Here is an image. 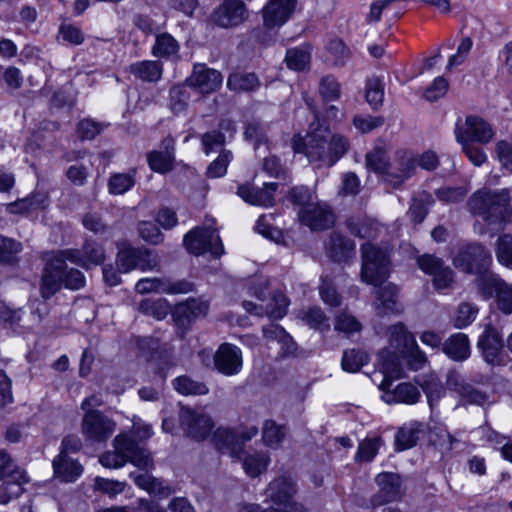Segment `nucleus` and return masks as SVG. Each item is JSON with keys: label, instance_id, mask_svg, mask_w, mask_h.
Instances as JSON below:
<instances>
[{"label": "nucleus", "instance_id": "1", "mask_svg": "<svg viewBox=\"0 0 512 512\" xmlns=\"http://www.w3.org/2000/svg\"><path fill=\"white\" fill-rule=\"evenodd\" d=\"M348 150V142L341 135H333L328 130L308 133L303 140V149L295 145L296 152H303L315 167H332Z\"/></svg>", "mask_w": 512, "mask_h": 512}, {"label": "nucleus", "instance_id": "2", "mask_svg": "<svg viewBox=\"0 0 512 512\" xmlns=\"http://www.w3.org/2000/svg\"><path fill=\"white\" fill-rule=\"evenodd\" d=\"M113 446L114 451H107L100 456L99 462L102 466L116 469L130 462L141 470H151L154 467L151 453L130 435H117L113 440Z\"/></svg>", "mask_w": 512, "mask_h": 512}, {"label": "nucleus", "instance_id": "3", "mask_svg": "<svg viewBox=\"0 0 512 512\" xmlns=\"http://www.w3.org/2000/svg\"><path fill=\"white\" fill-rule=\"evenodd\" d=\"M469 211L480 216L488 225H503L512 221L510 194L500 192H476L468 200Z\"/></svg>", "mask_w": 512, "mask_h": 512}, {"label": "nucleus", "instance_id": "4", "mask_svg": "<svg viewBox=\"0 0 512 512\" xmlns=\"http://www.w3.org/2000/svg\"><path fill=\"white\" fill-rule=\"evenodd\" d=\"M361 278L375 287L381 285L389 276L387 252L367 242L361 246Z\"/></svg>", "mask_w": 512, "mask_h": 512}, {"label": "nucleus", "instance_id": "5", "mask_svg": "<svg viewBox=\"0 0 512 512\" xmlns=\"http://www.w3.org/2000/svg\"><path fill=\"white\" fill-rule=\"evenodd\" d=\"M492 257L490 251L480 243H469L459 248L453 258L456 268L468 274L486 275Z\"/></svg>", "mask_w": 512, "mask_h": 512}, {"label": "nucleus", "instance_id": "6", "mask_svg": "<svg viewBox=\"0 0 512 512\" xmlns=\"http://www.w3.org/2000/svg\"><path fill=\"white\" fill-rule=\"evenodd\" d=\"M215 223L213 219L204 227H196L184 236V245L187 250L194 255H202L206 252L215 257L223 253L221 239L212 226Z\"/></svg>", "mask_w": 512, "mask_h": 512}, {"label": "nucleus", "instance_id": "7", "mask_svg": "<svg viewBox=\"0 0 512 512\" xmlns=\"http://www.w3.org/2000/svg\"><path fill=\"white\" fill-rule=\"evenodd\" d=\"M483 360L490 366H506L511 358L504 351V342L500 332L493 326H486L477 342Z\"/></svg>", "mask_w": 512, "mask_h": 512}, {"label": "nucleus", "instance_id": "8", "mask_svg": "<svg viewBox=\"0 0 512 512\" xmlns=\"http://www.w3.org/2000/svg\"><path fill=\"white\" fill-rule=\"evenodd\" d=\"M87 441L105 443L115 432L116 422L101 411L86 412L81 424Z\"/></svg>", "mask_w": 512, "mask_h": 512}, {"label": "nucleus", "instance_id": "9", "mask_svg": "<svg viewBox=\"0 0 512 512\" xmlns=\"http://www.w3.org/2000/svg\"><path fill=\"white\" fill-rule=\"evenodd\" d=\"M478 287L485 298L495 295L497 308L505 314H512V284L505 282L496 274L483 275Z\"/></svg>", "mask_w": 512, "mask_h": 512}, {"label": "nucleus", "instance_id": "10", "mask_svg": "<svg viewBox=\"0 0 512 512\" xmlns=\"http://www.w3.org/2000/svg\"><path fill=\"white\" fill-rule=\"evenodd\" d=\"M296 493L295 483L291 478L281 476L274 479L266 490L267 498L276 505H283L285 512H306L304 504L293 500Z\"/></svg>", "mask_w": 512, "mask_h": 512}, {"label": "nucleus", "instance_id": "11", "mask_svg": "<svg viewBox=\"0 0 512 512\" xmlns=\"http://www.w3.org/2000/svg\"><path fill=\"white\" fill-rule=\"evenodd\" d=\"M446 386L449 390L458 395L463 405H477L483 407L492 402L490 395L486 391L466 382L456 371L448 372Z\"/></svg>", "mask_w": 512, "mask_h": 512}, {"label": "nucleus", "instance_id": "12", "mask_svg": "<svg viewBox=\"0 0 512 512\" xmlns=\"http://www.w3.org/2000/svg\"><path fill=\"white\" fill-rule=\"evenodd\" d=\"M416 169L417 156L411 151L398 150L394 162L385 173L384 181L393 188H399L415 174Z\"/></svg>", "mask_w": 512, "mask_h": 512}, {"label": "nucleus", "instance_id": "13", "mask_svg": "<svg viewBox=\"0 0 512 512\" xmlns=\"http://www.w3.org/2000/svg\"><path fill=\"white\" fill-rule=\"evenodd\" d=\"M418 267L432 277L437 290L447 289L454 281V272L444 261L431 254H423L417 258Z\"/></svg>", "mask_w": 512, "mask_h": 512}, {"label": "nucleus", "instance_id": "14", "mask_svg": "<svg viewBox=\"0 0 512 512\" xmlns=\"http://www.w3.org/2000/svg\"><path fill=\"white\" fill-rule=\"evenodd\" d=\"M179 421L185 434L197 441L208 437L214 427L213 420L209 415L191 408L181 409Z\"/></svg>", "mask_w": 512, "mask_h": 512}, {"label": "nucleus", "instance_id": "15", "mask_svg": "<svg viewBox=\"0 0 512 512\" xmlns=\"http://www.w3.org/2000/svg\"><path fill=\"white\" fill-rule=\"evenodd\" d=\"M458 142H477L480 144L489 143L495 132L492 126L478 116H467L465 125L455 131Z\"/></svg>", "mask_w": 512, "mask_h": 512}, {"label": "nucleus", "instance_id": "16", "mask_svg": "<svg viewBox=\"0 0 512 512\" xmlns=\"http://www.w3.org/2000/svg\"><path fill=\"white\" fill-rule=\"evenodd\" d=\"M213 363L219 373L225 376L237 375L243 367L242 351L236 345L222 343L214 353Z\"/></svg>", "mask_w": 512, "mask_h": 512}, {"label": "nucleus", "instance_id": "17", "mask_svg": "<svg viewBox=\"0 0 512 512\" xmlns=\"http://www.w3.org/2000/svg\"><path fill=\"white\" fill-rule=\"evenodd\" d=\"M298 217L302 224L314 231L329 229L335 220L331 207L325 202H315L307 208L299 209Z\"/></svg>", "mask_w": 512, "mask_h": 512}, {"label": "nucleus", "instance_id": "18", "mask_svg": "<svg viewBox=\"0 0 512 512\" xmlns=\"http://www.w3.org/2000/svg\"><path fill=\"white\" fill-rule=\"evenodd\" d=\"M379 490L371 498L373 507L399 500L402 495L401 478L392 472H382L375 478Z\"/></svg>", "mask_w": 512, "mask_h": 512}, {"label": "nucleus", "instance_id": "19", "mask_svg": "<svg viewBox=\"0 0 512 512\" xmlns=\"http://www.w3.org/2000/svg\"><path fill=\"white\" fill-rule=\"evenodd\" d=\"M223 76L218 70L207 67L205 64H195L192 74L186 79L188 86L200 93L209 94L219 89Z\"/></svg>", "mask_w": 512, "mask_h": 512}, {"label": "nucleus", "instance_id": "20", "mask_svg": "<svg viewBox=\"0 0 512 512\" xmlns=\"http://www.w3.org/2000/svg\"><path fill=\"white\" fill-rule=\"evenodd\" d=\"M246 18V6L238 0H225L212 14L213 22L222 28L238 26Z\"/></svg>", "mask_w": 512, "mask_h": 512}, {"label": "nucleus", "instance_id": "21", "mask_svg": "<svg viewBox=\"0 0 512 512\" xmlns=\"http://www.w3.org/2000/svg\"><path fill=\"white\" fill-rule=\"evenodd\" d=\"M67 265L62 259H48L41 279L40 293L44 300L51 298L62 285Z\"/></svg>", "mask_w": 512, "mask_h": 512}, {"label": "nucleus", "instance_id": "22", "mask_svg": "<svg viewBox=\"0 0 512 512\" xmlns=\"http://www.w3.org/2000/svg\"><path fill=\"white\" fill-rule=\"evenodd\" d=\"M392 387L391 380H382L379 384V389L384 393L382 399L388 403H405L415 404L420 398L419 389L411 383H400L394 389Z\"/></svg>", "mask_w": 512, "mask_h": 512}, {"label": "nucleus", "instance_id": "23", "mask_svg": "<svg viewBox=\"0 0 512 512\" xmlns=\"http://www.w3.org/2000/svg\"><path fill=\"white\" fill-rule=\"evenodd\" d=\"M296 0H270L263 9L264 24L268 28L283 25L295 9Z\"/></svg>", "mask_w": 512, "mask_h": 512}, {"label": "nucleus", "instance_id": "24", "mask_svg": "<svg viewBox=\"0 0 512 512\" xmlns=\"http://www.w3.org/2000/svg\"><path fill=\"white\" fill-rule=\"evenodd\" d=\"M278 188L275 182L266 183L262 188L252 187L248 184L240 185L237 194L247 203L259 206H271L274 202V193Z\"/></svg>", "mask_w": 512, "mask_h": 512}, {"label": "nucleus", "instance_id": "25", "mask_svg": "<svg viewBox=\"0 0 512 512\" xmlns=\"http://www.w3.org/2000/svg\"><path fill=\"white\" fill-rule=\"evenodd\" d=\"M327 254L337 262L346 261L355 254L354 242L339 232H332L325 243Z\"/></svg>", "mask_w": 512, "mask_h": 512}, {"label": "nucleus", "instance_id": "26", "mask_svg": "<svg viewBox=\"0 0 512 512\" xmlns=\"http://www.w3.org/2000/svg\"><path fill=\"white\" fill-rule=\"evenodd\" d=\"M442 351L454 361H465L471 354L468 336L464 333H455L451 335L442 344Z\"/></svg>", "mask_w": 512, "mask_h": 512}, {"label": "nucleus", "instance_id": "27", "mask_svg": "<svg viewBox=\"0 0 512 512\" xmlns=\"http://www.w3.org/2000/svg\"><path fill=\"white\" fill-rule=\"evenodd\" d=\"M148 471L149 470H145L144 473L131 472L129 476L138 487L146 490L150 494L165 498L173 493L170 486L164 485L160 479L154 478Z\"/></svg>", "mask_w": 512, "mask_h": 512}, {"label": "nucleus", "instance_id": "28", "mask_svg": "<svg viewBox=\"0 0 512 512\" xmlns=\"http://www.w3.org/2000/svg\"><path fill=\"white\" fill-rule=\"evenodd\" d=\"M54 473L65 482H74L83 472V467L68 455L59 454L53 460Z\"/></svg>", "mask_w": 512, "mask_h": 512}, {"label": "nucleus", "instance_id": "29", "mask_svg": "<svg viewBox=\"0 0 512 512\" xmlns=\"http://www.w3.org/2000/svg\"><path fill=\"white\" fill-rule=\"evenodd\" d=\"M129 72L143 82H157L162 77L163 65L159 61H139L129 66Z\"/></svg>", "mask_w": 512, "mask_h": 512}, {"label": "nucleus", "instance_id": "30", "mask_svg": "<svg viewBox=\"0 0 512 512\" xmlns=\"http://www.w3.org/2000/svg\"><path fill=\"white\" fill-rule=\"evenodd\" d=\"M424 431L425 425L417 421L401 427L395 437L398 450H406L414 447Z\"/></svg>", "mask_w": 512, "mask_h": 512}, {"label": "nucleus", "instance_id": "31", "mask_svg": "<svg viewBox=\"0 0 512 512\" xmlns=\"http://www.w3.org/2000/svg\"><path fill=\"white\" fill-rule=\"evenodd\" d=\"M47 197L43 193H35L25 198L17 199L6 204V211L10 214H24L46 206Z\"/></svg>", "mask_w": 512, "mask_h": 512}, {"label": "nucleus", "instance_id": "32", "mask_svg": "<svg viewBox=\"0 0 512 512\" xmlns=\"http://www.w3.org/2000/svg\"><path fill=\"white\" fill-rule=\"evenodd\" d=\"M389 342L393 351L405 354L416 343L414 337L407 331L402 323H397L389 328Z\"/></svg>", "mask_w": 512, "mask_h": 512}, {"label": "nucleus", "instance_id": "33", "mask_svg": "<svg viewBox=\"0 0 512 512\" xmlns=\"http://www.w3.org/2000/svg\"><path fill=\"white\" fill-rule=\"evenodd\" d=\"M260 86L258 76L247 72L231 73L227 80V87L234 92H252Z\"/></svg>", "mask_w": 512, "mask_h": 512}, {"label": "nucleus", "instance_id": "34", "mask_svg": "<svg viewBox=\"0 0 512 512\" xmlns=\"http://www.w3.org/2000/svg\"><path fill=\"white\" fill-rule=\"evenodd\" d=\"M179 49L178 41L171 34L164 32L156 35L152 54L155 57L169 59L177 56Z\"/></svg>", "mask_w": 512, "mask_h": 512}, {"label": "nucleus", "instance_id": "35", "mask_svg": "<svg viewBox=\"0 0 512 512\" xmlns=\"http://www.w3.org/2000/svg\"><path fill=\"white\" fill-rule=\"evenodd\" d=\"M433 195L427 191L417 193L409 208V214L415 223H422L428 214L429 207L434 204Z\"/></svg>", "mask_w": 512, "mask_h": 512}, {"label": "nucleus", "instance_id": "36", "mask_svg": "<svg viewBox=\"0 0 512 512\" xmlns=\"http://www.w3.org/2000/svg\"><path fill=\"white\" fill-rule=\"evenodd\" d=\"M405 354H399L396 351L385 350L380 354L382 361L383 380H391L400 378L402 376V368L400 358L405 357Z\"/></svg>", "mask_w": 512, "mask_h": 512}, {"label": "nucleus", "instance_id": "37", "mask_svg": "<svg viewBox=\"0 0 512 512\" xmlns=\"http://www.w3.org/2000/svg\"><path fill=\"white\" fill-rule=\"evenodd\" d=\"M350 233L362 239H374L378 235L379 225L367 218H351L347 221Z\"/></svg>", "mask_w": 512, "mask_h": 512}, {"label": "nucleus", "instance_id": "38", "mask_svg": "<svg viewBox=\"0 0 512 512\" xmlns=\"http://www.w3.org/2000/svg\"><path fill=\"white\" fill-rule=\"evenodd\" d=\"M375 295L377 298L376 309L379 314H386L394 310L396 297L398 295V288L394 284L388 283L379 287L375 290Z\"/></svg>", "mask_w": 512, "mask_h": 512}, {"label": "nucleus", "instance_id": "39", "mask_svg": "<svg viewBox=\"0 0 512 512\" xmlns=\"http://www.w3.org/2000/svg\"><path fill=\"white\" fill-rule=\"evenodd\" d=\"M136 170L131 169L126 173H114L108 181V191L112 195H122L135 185Z\"/></svg>", "mask_w": 512, "mask_h": 512}, {"label": "nucleus", "instance_id": "40", "mask_svg": "<svg viewBox=\"0 0 512 512\" xmlns=\"http://www.w3.org/2000/svg\"><path fill=\"white\" fill-rule=\"evenodd\" d=\"M270 457L266 452H255L247 455L243 460V469L250 477H257L266 471Z\"/></svg>", "mask_w": 512, "mask_h": 512}, {"label": "nucleus", "instance_id": "41", "mask_svg": "<svg viewBox=\"0 0 512 512\" xmlns=\"http://www.w3.org/2000/svg\"><path fill=\"white\" fill-rule=\"evenodd\" d=\"M173 386L182 395H206L209 392L208 386L189 376H179L173 380Z\"/></svg>", "mask_w": 512, "mask_h": 512}, {"label": "nucleus", "instance_id": "42", "mask_svg": "<svg viewBox=\"0 0 512 512\" xmlns=\"http://www.w3.org/2000/svg\"><path fill=\"white\" fill-rule=\"evenodd\" d=\"M23 250L21 242L0 234V263L14 264L17 262V255Z\"/></svg>", "mask_w": 512, "mask_h": 512}, {"label": "nucleus", "instance_id": "43", "mask_svg": "<svg viewBox=\"0 0 512 512\" xmlns=\"http://www.w3.org/2000/svg\"><path fill=\"white\" fill-rule=\"evenodd\" d=\"M24 477H28L26 472L13 461L9 454L0 450V480H24Z\"/></svg>", "mask_w": 512, "mask_h": 512}, {"label": "nucleus", "instance_id": "44", "mask_svg": "<svg viewBox=\"0 0 512 512\" xmlns=\"http://www.w3.org/2000/svg\"><path fill=\"white\" fill-rule=\"evenodd\" d=\"M311 54L308 47H298L288 49L285 61L290 69L302 71L306 69L310 63Z\"/></svg>", "mask_w": 512, "mask_h": 512}, {"label": "nucleus", "instance_id": "45", "mask_svg": "<svg viewBox=\"0 0 512 512\" xmlns=\"http://www.w3.org/2000/svg\"><path fill=\"white\" fill-rule=\"evenodd\" d=\"M0 485V504H7L12 498L19 497L23 493V485L29 482L28 477L24 480L1 479Z\"/></svg>", "mask_w": 512, "mask_h": 512}, {"label": "nucleus", "instance_id": "46", "mask_svg": "<svg viewBox=\"0 0 512 512\" xmlns=\"http://www.w3.org/2000/svg\"><path fill=\"white\" fill-rule=\"evenodd\" d=\"M497 261L508 269H512V235H500L495 243Z\"/></svg>", "mask_w": 512, "mask_h": 512}, {"label": "nucleus", "instance_id": "47", "mask_svg": "<svg viewBox=\"0 0 512 512\" xmlns=\"http://www.w3.org/2000/svg\"><path fill=\"white\" fill-rule=\"evenodd\" d=\"M390 165L391 163L388 161L386 151L382 147H375L366 155L367 168L376 173L383 174V178Z\"/></svg>", "mask_w": 512, "mask_h": 512}, {"label": "nucleus", "instance_id": "48", "mask_svg": "<svg viewBox=\"0 0 512 512\" xmlns=\"http://www.w3.org/2000/svg\"><path fill=\"white\" fill-rule=\"evenodd\" d=\"M368 355L356 349L346 350L343 353L342 357V368L343 370L355 373L358 372L365 364L368 363Z\"/></svg>", "mask_w": 512, "mask_h": 512}, {"label": "nucleus", "instance_id": "49", "mask_svg": "<svg viewBox=\"0 0 512 512\" xmlns=\"http://www.w3.org/2000/svg\"><path fill=\"white\" fill-rule=\"evenodd\" d=\"M213 439L220 451L229 450L232 455L239 446L237 433L231 429L218 428L214 432Z\"/></svg>", "mask_w": 512, "mask_h": 512}, {"label": "nucleus", "instance_id": "50", "mask_svg": "<svg viewBox=\"0 0 512 512\" xmlns=\"http://www.w3.org/2000/svg\"><path fill=\"white\" fill-rule=\"evenodd\" d=\"M382 440L380 437L367 438L359 443L355 461L357 462H370L377 455Z\"/></svg>", "mask_w": 512, "mask_h": 512}, {"label": "nucleus", "instance_id": "51", "mask_svg": "<svg viewBox=\"0 0 512 512\" xmlns=\"http://www.w3.org/2000/svg\"><path fill=\"white\" fill-rule=\"evenodd\" d=\"M301 319L313 329L328 330L330 327L329 318L319 307H311L302 312Z\"/></svg>", "mask_w": 512, "mask_h": 512}, {"label": "nucleus", "instance_id": "52", "mask_svg": "<svg viewBox=\"0 0 512 512\" xmlns=\"http://www.w3.org/2000/svg\"><path fill=\"white\" fill-rule=\"evenodd\" d=\"M316 196L312 190L306 186H295L290 189L288 194L289 201L294 205L298 206L299 209L307 208L308 206L315 203L314 199Z\"/></svg>", "mask_w": 512, "mask_h": 512}, {"label": "nucleus", "instance_id": "53", "mask_svg": "<svg viewBox=\"0 0 512 512\" xmlns=\"http://www.w3.org/2000/svg\"><path fill=\"white\" fill-rule=\"evenodd\" d=\"M273 220V214L261 215L256 222L255 229L264 237L278 242L282 239V231L273 226Z\"/></svg>", "mask_w": 512, "mask_h": 512}, {"label": "nucleus", "instance_id": "54", "mask_svg": "<svg viewBox=\"0 0 512 512\" xmlns=\"http://www.w3.org/2000/svg\"><path fill=\"white\" fill-rule=\"evenodd\" d=\"M478 311V307L474 304L468 302L459 304L454 317V326L459 329L467 327L476 319Z\"/></svg>", "mask_w": 512, "mask_h": 512}, {"label": "nucleus", "instance_id": "55", "mask_svg": "<svg viewBox=\"0 0 512 512\" xmlns=\"http://www.w3.org/2000/svg\"><path fill=\"white\" fill-rule=\"evenodd\" d=\"M139 310L142 313L152 316L157 320H162L167 316L169 306L167 301L164 299H145L140 303Z\"/></svg>", "mask_w": 512, "mask_h": 512}, {"label": "nucleus", "instance_id": "56", "mask_svg": "<svg viewBox=\"0 0 512 512\" xmlns=\"http://www.w3.org/2000/svg\"><path fill=\"white\" fill-rule=\"evenodd\" d=\"M366 100L373 109L382 105L384 100V87L379 78L373 77L367 80Z\"/></svg>", "mask_w": 512, "mask_h": 512}, {"label": "nucleus", "instance_id": "57", "mask_svg": "<svg viewBox=\"0 0 512 512\" xmlns=\"http://www.w3.org/2000/svg\"><path fill=\"white\" fill-rule=\"evenodd\" d=\"M139 256L138 248H123L117 254L118 271L122 273L137 269V260Z\"/></svg>", "mask_w": 512, "mask_h": 512}, {"label": "nucleus", "instance_id": "58", "mask_svg": "<svg viewBox=\"0 0 512 512\" xmlns=\"http://www.w3.org/2000/svg\"><path fill=\"white\" fill-rule=\"evenodd\" d=\"M468 190L464 187L445 186L435 190V196L439 201L446 204L462 202L467 196Z\"/></svg>", "mask_w": 512, "mask_h": 512}, {"label": "nucleus", "instance_id": "59", "mask_svg": "<svg viewBox=\"0 0 512 512\" xmlns=\"http://www.w3.org/2000/svg\"><path fill=\"white\" fill-rule=\"evenodd\" d=\"M285 432L282 426L277 425L273 420H266L263 425L262 438L267 446H278L284 439Z\"/></svg>", "mask_w": 512, "mask_h": 512}, {"label": "nucleus", "instance_id": "60", "mask_svg": "<svg viewBox=\"0 0 512 512\" xmlns=\"http://www.w3.org/2000/svg\"><path fill=\"white\" fill-rule=\"evenodd\" d=\"M148 164L153 171L166 173L172 169L174 156L163 151H152L147 157Z\"/></svg>", "mask_w": 512, "mask_h": 512}, {"label": "nucleus", "instance_id": "61", "mask_svg": "<svg viewBox=\"0 0 512 512\" xmlns=\"http://www.w3.org/2000/svg\"><path fill=\"white\" fill-rule=\"evenodd\" d=\"M319 94L326 102L335 101L340 97V84L332 75H326L320 80Z\"/></svg>", "mask_w": 512, "mask_h": 512}, {"label": "nucleus", "instance_id": "62", "mask_svg": "<svg viewBox=\"0 0 512 512\" xmlns=\"http://www.w3.org/2000/svg\"><path fill=\"white\" fill-rule=\"evenodd\" d=\"M289 300L282 292H277L272 297V303L265 307V315L269 318L280 319L287 313Z\"/></svg>", "mask_w": 512, "mask_h": 512}, {"label": "nucleus", "instance_id": "63", "mask_svg": "<svg viewBox=\"0 0 512 512\" xmlns=\"http://www.w3.org/2000/svg\"><path fill=\"white\" fill-rule=\"evenodd\" d=\"M137 348L139 355L146 358L148 361H153L156 356L162 359V352L159 351L160 343L153 337H143L137 339Z\"/></svg>", "mask_w": 512, "mask_h": 512}, {"label": "nucleus", "instance_id": "64", "mask_svg": "<svg viewBox=\"0 0 512 512\" xmlns=\"http://www.w3.org/2000/svg\"><path fill=\"white\" fill-rule=\"evenodd\" d=\"M84 259L87 262L86 269L90 266H97L103 263L105 259V252L101 245L94 241H86L83 245Z\"/></svg>", "mask_w": 512, "mask_h": 512}]
</instances>
